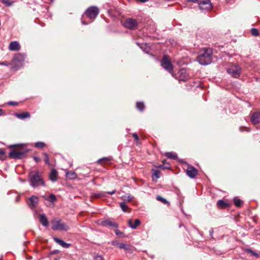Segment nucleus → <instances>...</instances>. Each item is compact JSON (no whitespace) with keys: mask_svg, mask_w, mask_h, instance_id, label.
Here are the masks:
<instances>
[{"mask_svg":"<svg viewBox=\"0 0 260 260\" xmlns=\"http://www.w3.org/2000/svg\"><path fill=\"white\" fill-rule=\"evenodd\" d=\"M99 13V10L95 6L89 7L85 12L82 17V23L87 25L92 22Z\"/></svg>","mask_w":260,"mask_h":260,"instance_id":"nucleus-1","label":"nucleus"},{"mask_svg":"<svg viewBox=\"0 0 260 260\" xmlns=\"http://www.w3.org/2000/svg\"><path fill=\"white\" fill-rule=\"evenodd\" d=\"M213 51L210 48H204L200 51L197 60L202 65H208L212 62Z\"/></svg>","mask_w":260,"mask_h":260,"instance_id":"nucleus-2","label":"nucleus"},{"mask_svg":"<svg viewBox=\"0 0 260 260\" xmlns=\"http://www.w3.org/2000/svg\"><path fill=\"white\" fill-rule=\"evenodd\" d=\"M30 185L34 188L45 186V182L38 171H32L29 174Z\"/></svg>","mask_w":260,"mask_h":260,"instance_id":"nucleus-3","label":"nucleus"},{"mask_svg":"<svg viewBox=\"0 0 260 260\" xmlns=\"http://www.w3.org/2000/svg\"><path fill=\"white\" fill-rule=\"evenodd\" d=\"M52 229L53 231H68L70 230L69 225L61 219L54 218L51 221Z\"/></svg>","mask_w":260,"mask_h":260,"instance_id":"nucleus-4","label":"nucleus"},{"mask_svg":"<svg viewBox=\"0 0 260 260\" xmlns=\"http://www.w3.org/2000/svg\"><path fill=\"white\" fill-rule=\"evenodd\" d=\"M161 66L174 76L173 68L170 59L167 55H164L161 61Z\"/></svg>","mask_w":260,"mask_h":260,"instance_id":"nucleus-5","label":"nucleus"},{"mask_svg":"<svg viewBox=\"0 0 260 260\" xmlns=\"http://www.w3.org/2000/svg\"><path fill=\"white\" fill-rule=\"evenodd\" d=\"M28 152L26 149H22L19 150H12L9 153V157L14 159H21L24 157L25 154Z\"/></svg>","mask_w":260,"mask_h":260,"instance_id":"nucleus-6","label":"nucleus"},{"mask_svg":"<svg viewBox=\"0 0 260 260\" xmlns=\"http://www.w3.org/2000/svg\"><path fill=\"white\" fill-rule=\"evenodd\" d=\"M227 72L232 77L238 78L241 74V69L238 65H233L227 70Z\"/></svg>","mask_w":260,"mask_h":260,"instance_id":"nucleus-7","label":"nucleus"},{"mask_svg":"<svg viewBox=\"0 0 260 260\" xmlns=\"http://www.w3.org/2000/svg\"><path fill=\"white\" fill-rule=\"evenodd\" d=\"M138 25L137 20L133 18H128L124 22V26L125 27L129 29H135Z\"/></svg>","mask_w":260,"mask_h":260,"instance_id":"nucleus-8","label":"nucleus"},{"mask_svg":"<svg viewBox=\"0 0 260 260\" xmlns=\"http://www.w3.org/2000/svg\"><path fill=\"white\" fill-rule=\"evenodd\" d=\"M199 5L200 9L202 10L209 11L212 8V4L210 0H203Z\"/></svg>","mask_w":260,"mask_h":260,"instance_id":"nucleus-9","label":"nucleus"},{"mask_svg":"<svg viewBox=\"0 0 260 260\" xmlns=\"http://www.w3.org/2000/svg\"><path fill=\"white\" fill-rule=\"evenodd\" d=\"M39 198L35 196H32L27 200L28 206L31 209L36 207L39 203Z\"/></svg>","mask_w":260,"mask_h":260,"instance_id":"nucleus-10","label":"nucleus"},{"mask_svg":"<svg viewBox=\"0 0 260 260\" xmlns=\"http://www.w3.org/2000/svg\"><path fill=\"white\" fill-rule=\"evenodd\" d=\"M187 175L191 178H194L198 174V171L194 167L188 165L186 170Z\"/></svg>","mask_w":260,"mask_h":260,"instance_id":"nucleus-11","label":"nucleus"},{"mask_svg":"<svg viewBox=\"0 0 260 260\" xmlns=\"http://www.w3.org/2000/svg\"><path fill=\"white\" fill-rule=\"evenodd\" d=\"M178 75V79L179 81H185L189 78L188 75L186 73V69L184 68H182L179 71Z\"/></svg>","mask_w":260,"mask_h":260,"instance_id":"nucleus-12","label":"nucleus"},{"mask_svg":"<svg viewBox=\"0 0 260 260\" xmlns=\"http://www.w3.org/2000/svg\"><path fill=\"white\" fill-rule=\"evenodd\" d=\"M251 121L253 124H257L260 123V112H255L251 116Z\"/></svg>","mask_w":260,"mask_h":260,"instance_id":"nucleus-13","label":"nucleus"},{"mask_svg":"<svg viewBox=\"0 0 260 260\" xmlns=\"http://www.w3.org/2000/svg\"><path fill=\"white\" fill-rule=\"evenodd\" d=\"M39 220L41 224L47 227L49 225V221L48 218L44 214H42L39 215Z\"/></svg>","mask_w":260,"mask_h":260,"instance_id":"nucleus-14","label":"nucleus"},{"mask_svg":"<svg viewBox=\"0 0 260 260\" xmlns=\"http://www.w3.org/2000/svg\"><path fill=\"white\" fill-rule=\"evenodd\" d=\"M20 49V44L17 41L11 42L9 46V49L11 51H18Z\"/></svg>","mask_w":260,"mask_h":260,"instance_id":"nucleus-15","label":"nucleus"},{"mask_svg":"<svg viewBox=\"0 0 260 260\" xmlns=\"http://www.w3.org/2000/svg\"><path fill=\"white\" fill-rule=\"evenodd\" d=\"M128 225L133 229H136L138 225L140 224V220L138 219H135L133 221L132 219H129L128 221Z\"/></svg>","mask_w":260,"mask_h":260,"instance_id":"nucleus-16","label":"nucleus"},{"mask_svg":"<svg viewBox=\"0 0 260 260\" xmlns=\"http://www.w3.org/2000/svg\"><path fill=\"white\" fill-rule=\"evenodd\" d=\"M53 240L55 242H56L59 245H60L61 246H62V247L65 248H69L70 247V246L71 245L70 244L67 243L65 242L64 241H63L62 240L59 239V238H58L57 237H54Z\"/></svg>","mask_w":260,"mask_h":260,"instance_id":"nucleus-17","label":"nucleus"},{"mask_svg":"<svg viewBox=\"0 0 260 260\" xmlns=\"http://www.w3.org/2000/svg\"><path fill=\"white\" fill-rule=\"evenodd\" d=\"M25 55L22 53H17L14 57V61L21 63L25 60Z\"/></svg>","mask_w":260,"mask_h":260,"instance_id":"nucleus-18","label":"nucleus"},{"mask_svg":"<svg viewBox=\"0 0 260 260\" xmlns=\"http://www.w3.org/2000/svg\"><path fill=\"white\" fill-rule=\"evenodd\" d=\"M57 175L58 173L57 171L54 169H52L49 175L50 179L53 182L57 181Z\"/></svg>","mask_w":260,"mask_h":260,"instance_id":"nucleus-19","label":"nucleus"},{"mask_svg":"<svg viewBox=\"0 0 260 260\" xmlns=\"http://www.w3.org/2000/svg\"><path fill=\"white\" fill-rule=\"evenodd\" d=\"M119 248L124 249L125 251L131 253L133 251V247L123 243H120V244L119 245Z\"/></svg>","mask_w":260,"mask_h":260,"instance_id":"nucleus-20","label":"nucleus"},{"mask_svg":"<svg viewBox=\"0 0 260 260\" xmlns=\"http://www.w3.org/2000/svg\"><path fill=\"white\" fill-rule=\"evenodd\" d=\"M15 115L17 118L21 119H23L30 117V114L27 112L21 113H16Z\"/></svg>","mask_w":260,"mask_h":260,"instance_id":"nucleus-21","label":"nucleus"},{"mask_svg":"<svg viewBox=\"0 0 260 260\" xmlns=\"http://www.w3.org/2000/svg\"><path fill=\"white\" fill-rule=\"evenodd\" d=\"M217 205L218 207L221 208H226L229 206L228 203H225L223 200H220L217 202Z\"/></svg>","mask_w":260,"mask_h":260,"instance_id":"nucleus-22","label":"nucleus"},{"mask_svg":"<svg viewBox=\"0 0 260 260\" xmlns=\"http://www.w3.org/2000/svg\"><path fill=\"white\" fill-rule=\"evenodd\" d=\"M66 177L70 179L76 178L77 175L74 171H69L66 173Z\"/></svg>","mask_w":260,"mask_h":260,"instance_id":"nucleus-23","label":"nucleus"},{"mask_svg":"<svg viewBox=\"0 0 260 260\" xmlns=\"http://www.w3.org/2000/svg\"><path fill=\"white\" fill-rule=\"evenodd\" d=\"M165 155L169 158L175 159L177 158V154L174 152H166Z\"/></svg>","mask_w":260,"mask_h":260,"instance_id":"nucleus-24","label":"nucleus"},{"mask_svg":"<svg viewBox=\"0 0 260 260\" xmlns=\"http://www.w3.org/2000/svg\"><path fill=\"white\" fill-rule=\"evenodd\" d=\"M153 173H152V178L153 180L154 181L155 179L156 180L157 179H158L160 177V171L158 170H153Z\"/></svg>","mask_w":260,"mask_h":260,"instance_id":"nucleus-25","label":"nucleus"},{"mask_svg":"<svg viewBox=\"0 0 260 260\" xmlns=\"http://www.w3.org/2000/svg\"><path fill=\"white\" fill-rule=\"evenodd\" d=\"M103 224L104 225L111 226L114 228H117L118 226V224L116 222H112L109 220L105 221Z\"/></svg>","mask_w":260,"mask_h":260,"instance_id":"nucleus-26","label":"nucleus"},{"mask_svg":"<svg viewBox=\"0 0 260 260\" xmlns=\"http://www.w3.org/2000/svg\"><path fill=\"white\" fill-rule=\"evenodd\" d=\"M136 107L140 111H142L145 108V106L143 102H137Z\"/></svg>","mask_w":260,"mask_h":260,"instance_id":"nucleus-27","label":"nucleus"},{"mask_svg":"<svg viewBox=\"0 0 260 260\" xmlns=\"http://www.w3.org/2000/svg\"><path fill=\"white\" fill-rule=\"evenodd\" d=\"M133 198V197L131 195L128 194H125L124 196H123L122 197H121V199L124 201H127V202H129L131 201Z\"/></svg>","mask_w":260,"mask_h":260,"instance_id":"nucleus-28","label":"nucleus"},{"mask_svg":"<svg viewBox=\"0 0 260 260\" xmlns=\"http://www.w3.org/2000/svg\"><path fill=\"white\" fill-rule=\"evenodd\" d=\"M51 203H54L56 201V198L53 194H51L46 199Z\"/></svg>","mask_w":260,"mask_h":260,"instance_id":"nucleus-29","label":"nucleus"},{"mask_svg":"<svg viewBox=\"0 0 260 260\" xmlns=\"http://www.w3.org/2000/svg\"><path fill=\"white\" fill-rule=\"evenodd\" d=\"M120 207L122 210V211L125 212H127V210L129 209L128 206L124 202L120 203Z\"/></svg>","mask_w":260,"mask_h":260,"instance_id":"nucleus-30","label":"nucleus"},{"mask_svg":"<svg viewBox=\"0 0 260 260\" xmlns=\"http://www.w3.org/2000/svg\"><path fill=\"white\" fill-rule=\"evenodd\" d=\"M1 2L6 6H11L14 3L13 1L10 0H1Z\"/></svg>","mask_w":260,"mask_h":260,"instance_id":"nucleus-31","label":"nucleus"},{"mask_svg":"<svg viewBox=\"0 0 260 260\" xmlns=\"http://www.w3.org/2000/svg\"><path fill=\"white\" fill-rule=\"evenodd\" d=\"M156 200L157 201L161 202V203H162L164 204H166L168 203V202L167 201V200L166 199H164V198L161 197L160 196H158L156 197Z\"/></svg>","mask_w":260,"mask_h":260,"instance_id":"nucleus-32","label":"nucleus"},{"mask_svg":"<svg viewBox=\"0 0 260 260\" xmlns=\"http://www.w3.org/2000/svg\"><path fill=\"white\" fill-rule=\"evenodd\" d=\"M242 201L239 199H235L234 200V204L236 207H240L242 205Z\"/></svg>","mask_w":260,"mask_h":260,"instance_id":"nucleus-33","label":"nucleus"},{"mask_svg":"<svg viewBox=\"0 0 260 260\" xmlns=\"http://www.w3.org/2000/svg\"><path fill=\"white\" fill-rule=\"evenodd\" d=\"M251 33L253 36L255 37L259 36L258 30L255 28H253L251 29Z\"/></svg>","mask_w":260,"mask_h":260,"instance_id":"nucleus-34","label":"nucleus"},{"mask_svg":"<svg viewBox=\"0 0 260 260\" xmlns=\"http://www.w3.org/2000/svg\"><path fill=\"white\" fill-rule=\"evenodd\" d=\"M246 251L248 253H250L251 255H252L256 257H258V255H259L258 254L256 253L255 252L253 251L251 249H249V248L246 249Z\"/></svg>","mask_w":260,"mask_h":260,"instance_id":"nucleus-35","label":"nucleus"},{"mask_svg":"<svg viewBox=\"0 0 260 260\" xmlns=\"http://www.w3.org/2000/svg\"><path fill=\"white\" fill-rule=\"evenodd\" d=\"M158 168L161 169H169L170 168V165L169 164H167L166 165H160L159 166H158Z\"/></svg>","mask_w":260,"mask_h":260,"instance_id":"nucleus-36","label":"nucleus"},{"mask_svg":"<svg viewBox=\"0 0 260 260\" xmlns=\"http://www.w3.org/2000/svg\"><path fill=\"white\" fill-rule=\"evenodd\" d=\"M45 144L44 142H39L35 144V147L37 148H43L45 146Z\"/></svg>","mask_w":260,"mask_h":260,"instance_id":"nucleus-37","label":"nucleus"},{"mask_svg":"<svg viewBox=\"0 0 260 260\" xmlns=\"http://www.w3.org/2000/svg\"><path fill=\"white\" fill-rule=\"evenodd\" d=\"M44 156H45V159H44V161L45 162V163L47 165H49V156L47 154V153H44Z\"/></svg>","mask_w":260,"mask_h":260,"instance_id":"nucleus-38","label":"nucleus"},{"mask_svg":"<svg viewBox=\"0 0 260 260\" xmlns=\"http://www.w3.org/2000/svg\"><path fill=\"white\" fill-rule=\"evenodd\" d=\"M112 245L114 246H117L119 248V245L120 244V243H119L118 241L115 240L111 242Z\"/></svg>","mask_w":260,"mask_h":260,"instance_id":"nucleus-39","label":"nucleus"},{"mask_svg":"<svg viewBox=\"0 0 260 260\" xmlns=\"http://www.w3.org/2000/svg\"><path fill=\"white\" fill-rule=\"evenodd\" d=\"M94 259L95 260H104V258L102 256L99 255H96L94 257Z\"/></svg>","mask_w":260,"mask_h":260,"instance_id":"nucleus-40","label":"nucleus"},{"mask_svg":"<svg viewBox=\"0 0 260 260\" xmlns=\"http://www.w3.org/2000/svg\"><path fill=\"white\" fill-rule=\"evenodd\" d=\"M94 196L96 198H101L104 196V193H95Z\"/></svg>","mask_w":260,"mask_h":260,"instance_id":"nucleus-41","label":"nucleus"},{"mask_svg":"<svg viewBox=\"0 0 260 260\" xmlns=\"http://www.w3.org/2000/svg\"><path fill=\"white\" fill-rule=\"evenodd\" d=\"M8 104L9 105H11V106H17V105H18V103L17 102H12V101L8 102Z\"/></svg>","mask_w":260,"mask_h":260,"instance_id":"nucleus-42","label":"nucleus"},{"mask_svg":"<svg viewBox=\"0 0 260 260\" xmlns=\"http://www.w3.org/2000/svg\"><path fill=\"white\" fill-rule=\"evenodd\" d=\"M133 136L134 138L135 141H138L139 137H138V135L136 133L133 134Z\"/></svg>","mask_w":260,"mask_h":260,"instance_id":"nucleus-43","label":"nucleus"},{"mask_svg":"<svg viewBox=\"0 0 260 260\" xmlns=\"http://www.w3.org/2000/svg\"><path fill=\"white\" fill-rule=\"evenodd\" d=\"M109 160V159L108 158H107V157H104V158H102L98 160V162H99V163H101V162H102L103 161H104V160H107V161H108V160Z\"/></svg>","mask_w":260,"mask_h":260,"instance_id":"nucleus-44","label":"nucleus"},{"mask_svg":"<svg viewBox=\"0 0 260 260\" xmlns=\"http://www.w3.org/2000/svg\"><path fill=\"white\" fill-rule=\"evenodd\" d=\"M34 159L36 161V162H38L40 161L41 159L37 156H34Z\"/></svg>","mask_w":260,"mask_h":260,"instance_id":"nucleus-45","label":"nucleus"},{"mask_svg":"<svg viewBox=\"0 0 260 260\" xmlns=\"http://www.w3.org/2000/svg\"><path fill=\"white\" fill-rule=\"evenodd\" d=\"M115 192H116V190L115 189H114V190H112L111 191H107V192H106L107 193L109 194H113L115 193Z\"/></svg>","mask_w":260,"mask_h":260,"instance_id":"nucleus-46","label":"nucleus"},{"mask_svg":"<svg viewBox=\"0 0 260 260\" xmlns=\"http://www.w3.org/2000/svg\"><path fill=\"white\" fill-rule=\"evenodd\" d=\"M8 64V63H7V62H0V65H5V66H7Z\"/></svg>","mask_w":260,"mask_h":260,"instance_id":"nucleus-47","label":"nucleus"},{"mask_svg":"<svg viewBox=\"0 0 260 260\" xmlns=\"http://www.w3.org/2000/svg\"><path fill=\"white\" fill-rule=\"evenodd\" d=\"M4 154V151L3 149H0V155H3Z\"/></svg>","mask_w":260,"mask_h":260,"instance_id":"nucleus-48","label":"nucleus"},{"mask_svg":"<svg viewBox=\"0 0 260 260\" xmlns=\"http://www.w3.org/2000/svg\"><path fill=\"white\" fill-rule=\"evenodd\" d=\"M213 233V229H211L210 231V236H212V234Z\"/></svg>","mask_w":260,"mask_h":260,"instance_id":"nucleus-49","label":"nucleus"},{"mask_svg":"<svg viewBox=\"0 0 260 260\" xmlns=\"http://www.w3.org/2000/svg\"><path fill=\"white\" fill-rule=\"evenodd\" d=\"M148 0H139V1L141 3H145L147 2Z\"/></svg>","mask_w":260,"mask_h":260,"instance_id":"nucleus-50","label":"nucleus"},{"mask_svg":"<svg viewBox=\"0 0 260 260\" xmlns=\"http://www.w3.org/2000/svg\"><path fill=\"white\" fill-rule=\"evenodd\" d=\"M119 233H120V232H119V231L118 230H116L115 231V234L117 235H118L119 234Z\"/></svg>","mask_w":260,"mask_h":260,"instance_id":"nucleus-51","label":"nucleus"},{"mask_svg":"<svg viewBox=\"0 0 260 260\" xmlns=\"http://www.w3.org/2000/svg\"><path fill=\"white\" fill-rule=\"evenodd\" d=\"M188 1H191L193 2H198V0H188Z\"/></svg>","mask_w":260,"mask_h":260,"instance_id":"nucleus-52","label":"nucleus"},{"mask_svg":"<svg viewBox=\"0 0 260 260\" xmlns=\"http://www.w3.org/2000/svg\"><path fill=\"white\" fill-rule=\"evenodd\" d=\"M2 111H3V110H2V109H0V115H2Z\"/></svg>","mask_w":260,"mask_h":260,"instance_id":"nucleus-53","label":"nucleus"},{"mask_svg":"<svg viewBox=\"0 0 260 260\" xmlns=\"http://www.w3.org/2000/svg\"><path fill=\"white\" fill-rule=\"evenodd\" d=\"M10 147H12V148H13V147H15V146H14V145H12V146H11Z\"/></svg>","mask_w":260,"mask_h":260,"instance_id":"nucleus-54","label":"nucleus"},{"mask_svg":"<svg viewBox=\"0 0 260 260\" xmlns=\"http://www.w3.org/2000/svg\"><path fill=\"white\" fill-rule=\"evenodd\" d=\"M18 200H19V198H17V200H16V201H18Z\"/></svg>","mask_w":260,"mask_h":260,"instance_id":"nucleus-55","label":"nucleus"},{"mask_svg":"<svg viewBox=\"0 0 260 260\" xmlns=\"http://www.w3.org/2000/svg\"><path fill=\"white\" fill-rule=\"evenodd\" d=\"M53 253H56V251H54Z\"/></svg>","mask_w":260,"mask_h":260,"instance_id":"nucleus-56","label":"nucleus"},{"mask_svg":"<svg viewBox=\"0 0 260 260\" xmlns=\"http://www.w3.org/2000/svg\"><path fill=\"white\" fill-rule=\"evenodd\" d=\"M52 1H53V0H51V2H52Z\"/></svg>","mask_w":260,"mask_h":260,"instance_id":"nucleus-57","label":"nucleus"}]
</instances>
